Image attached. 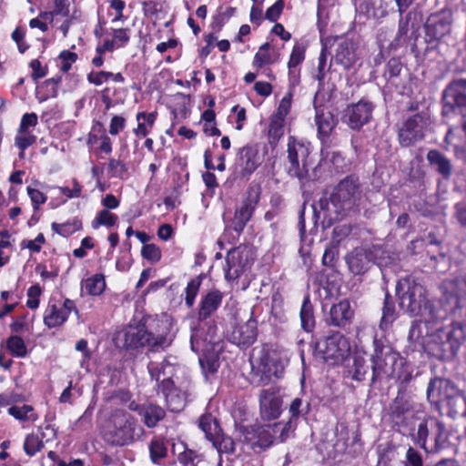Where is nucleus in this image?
I'll return each instance as SVG.
<instances>
[{"label":"nucleus","mask_w":466,"mask_h":466,"mask_svg":"<svg viewBox=\"0 0 466 466\" xmlns=\"http://www.w3.org/2000/svg\"><path fill=\"white\" fill-rule=\"evenodd\" d=\"M258 335L257 320L252 317L243 322L237 323L228 336V340L238 347L247 348L252 345Z\"/></svg>","instance_id":"obj_21"},{"label":"nucleus","mask_w":466,"mask_h":466,"mask_svg":"<svg viewBox=\"0 0 466 466\" xmlns=\"http://www.w3.org/2000/svg\"><path fill=\"white\" fill-rule=\"evenodd\" d=\"M36 141V137L30 132H23L20 133L17 131V135L15 138V145L20 150H25L28 147L35 144Z\"/></svg>","instance_id":"obj_55"},{"label":"nucleus","mask_w":466,"mask_h":466,"mask_svg":"<svg viewBox=\"0 0 466 466\" xmlns=\"http://www.w3.org/2000/svg\"><path fill=\"white\" fill-rule=\"evenodd\" d=\"M361 198V187L359 177L350 175L340 180L334 187L329 198H321L313 204L316 220H320L323 228L330 227L334 222L344 218L358 205Z\"/></svg>","instance_id":"obj_1"},{"label":"nucleus","mask_w":466,"mask_h":466,"mask_svg":"<svg viewBox=\"0 0 466 466\" xmlns=\"http://www.w3.org/2000/svg\"><path fill=\"white\" fill-rule=\"evenodd\" d=\"M168 390H159L165 397L167 409L171 412H179L186 406V393L173 384Z\"/></svg>","instance_id":"obj_28"},{"label":"nucleus","mask_w":466,"mask_h":466,"mask_svg":"<svg viewBox=\"0 0 466 466\" xmlns=\"http://www.w3.org/2000/svg\"><path fill=\"white\" fill-rule=\"evenodd\" d=\"M59 59L62 60L60 69L66 73L70 70L72 64L76 61L77 55L76 53L65 50L60 53Z\"/></svg>","instance_id":"obj_62"},{"label":"nucleus","mask_w":466,"mask_h":466,"mask_svg":"<svg viewBox=\"0 0 466 466\" xmlns=\"http://www.w3.org/2000/svg\"><path fill=\"white\" fill-rule=\"evenodd\" d=\"M117 221V216L107 209L100 210L92 221V227L97 228L100 226L113 227Z\"/></svg>","instance_id":"obj_48"},{"label":"nucleus","mask_w":466,"mask_h":466,"mask_svg":"<svg viewBox=\"0 0 466 466\" xmlns=\"http://www.w3.org/2000/svg\"><path fill=\"white\" fill-rule=\"evenodd\" d=\"M80 228H81V222L77 221V220L74 221L73 223L58 224V223L54 222L52 224V229L56 233L59 234L61 236H64V237L73 234L74 232L78 230Z\"/></svg>","instance_id":"obj_53"},{"label":"nucleus","mask_w":466,"mask_h":466,"mask_svg":"<svg viewBox=\"0 0 466 466\" xmlns=\"http://www.w3.org/2000/svg\"><path fill=\"white\" fill-rule=\"evenodd\" d=\"M139 415L143 417L144 423L148 428H154L166 416L165 410L157 404H144L139 409Z\"/></svg>","instance_id":"obj_30"},{"label":"nucleus","mask_w":466,"mask_h":466,"mask_svg":"<svg viewBox=\"0 0 466 466\" xmlns=\"http://www.w3.org/2000/svg\"><path fill=\"white\" fill-rule=\"evenodd\" d=\"M451 291L457 298L458 305L466 300V275L456 278L451 283Z\"/></svg>","instance_id":"obj_49"},{"label":"nucleus","mask_w":466,"mask_h":466,"mask_svg":"<svg viewBox=\"0 0 466 466\" xmlns=\"http://www.w3.org/2000/svg\"><path fill=\"white\" fill-rule=\"evenodd\" d=\"M127 167L126 165L117 159L110 158L107 164V171L111 174L112 177H121L124 173H126Z\"/></svg>","instance_id":"obj_60"},{"label":"nucleus","mask_w":466,"mask_h":466,"mask_svg":"<svg viewBox=\"0 0 466 466\" xmlns=\"http://www.w3.org/2000/svg\"><path fill=\"white\" fill-rule=\"evenodd\" d=\"M246 439L250 441L253 449L258 447L265 450L270 447L274 442L271 429L268 425L258 427L254 430L253 435H247Z\"/></svg>","instance_id":"obj_29"},{"label":"nucleus","mask_w":466,"mask_h":466,"mask_svg":"<svg viewBox=\"0 0 466 466\" xmlns=\"http://www.w3.org/2000/svg\"><path fill=\"white\" fill-rule=\"evenodd\" d=\"M402 69V64L399 58H390L386 66L385 76L388 80H391L400 76Z\"/></svg>","instance_id":"obj_56"},{"label":"nucleus","mask_w":466,"mask_h":466,"mask_svg":"<svg viewBox=\"0 0 466 466\" xmlns=\"http://www.w3.org/2000/svg\"><path fill=\"white\" fill-rule=\"evenodd\" d=\"M310 144L289 137L287 144V160L285 168L291 177H296L304 185L312 179L309 166L312 163Z\"/></svg>","instance_id":"obj_5"},{"label":"nucleus","mask_w":466,"mask_h":466,"mask_svg":"<svg viewBox=\"0 0 466 466\" xmlns=\"http://www.w3.org/2000/svg\"><path fill=\"white\" fill-rule=\"evenodd\" d=\"M26 190L32 201L34 210H37L39 206L44 204L47 199L46 196L36 188L27 187Z\"/></svg>","instance_id":"obj_61"},{"label":"nucleus","mask_w":466,"mask_h":466,"mask_svg":"<svg viewBox=\"0 0 466 466\" xmlns=\"http://www.w3.org/2000/svg\"><path fill=\"white\" fill-rule=\"evenodd\" d=\"M316 109V125L318 132L320 136L327 137L336 126V120L329 111H325L322 108L315 107Z\"/></svg>","instance_id":"obj_31"},{"label":"nucleus","mask_w":466,"mask_h":466,"mask_svg":"<svg viewBox=\"0 0 466 466\" xmlns=\"http://www.w3.org/2000/svg\"><path fill=\"white\" fill-rule=\"evenodd\" d=\"M305 58V47L301 45H295L289 61L288 63L289 70L291 75L293 74V68H296Z\"/></svg>","instance_id":"obj_52"},{"label":"nucleus","mask_w":466,"mask_h":466,"mask_svg":"<svg viewBox=\"0 0 466 466\" xmlns=\"http://www.w3.org/2000/svg\"><path fill=\"white\" fill-rule=\"evenodd\" d=\"M37 115L35 113H26L22 116L20 126L17 131L20 133L29 132L28 128L37 125Z\"/></svg>","instance_id":"obj_63"},{"label":"nucleus","mask_w":466,"mask_h":466,"mask_svg":"<svg viewBox=\"0 0 466 466\" xmlns=\"http://www.w3.org/2000/svg\"><path fill=\"white\" fill-rule=\"evenodd\" d=\"M466 337V326L461 322H453L451 328H438L423 342L425 351L441 360H452L460 348L461 341Z\"/></svg>","instance_id":"obj_3"},{"label":"nucleus","mask_w":466,"mask_h":466,"mask_svg":"<svg viewBox=\"0 0 466 466\" xmlns=\"http://www.w3.org/2000/svg\"><path fill=\"white\" fill-rule=\"evenodd\" d=\"M459 390L455 384L447 379L434 378L427 388V399L434 405L446 402Z\"/></svg>","instance_id":"obj_19"},{"label":"nucleus","mask_w":466,"mask_h":466,"mask_svg":"<svg viewBox=\"0 0 466 466\" xmlns=\"http://www.w3.org/2000/svg\"><path fill=\"white\" fill-rule=\"evenodd\" d=\"M84 287L88 294L92 296L100 295L106 288L104 276L96 274L92 278L86 279Z\"/></svg>","instance_id":"obj_45"},{"label":"nucleus","mask_w":466,"mask_h":466,"mask_svg":"<svg viewBox=\"0 0 466 466\" xmlns=\"http://www.w3.org/2000/svg\"><path fill=\"white\" fill-rule=\"evenodd\" d=\"M254 261V253L248 246H238L230 249L226 256L224 267L225 278L228 281L236 280L250 269Z\"/></svg>","instance_id":"obj_11"},{"label":"nucleus","mask_w":466,"mask_h":466,"mask_svg":"<svg viewBox=\"0 0 466 466\" xmlns=\"http://www.w3.org/2000/svg\"><path fill=\"white\" fill-rule=\"evenodd\" d=\"M428 119L421 114L408 118L399 130V140L402 147H410L424 137Z\"/></svg>","instance_id":"obj_15"},{"label":"nucleus","mask_w":466,"mask_h":466,"mask_svg":"<svg viewBox=\"0 0 466 466\" xmlns=\"http://www.w3.org/2000/svg\"><path fill=\"white\" fill-rule=\"evenodd\" d=\"M44 438H46V434L44 432L42 433L41 438L35 434L27 435L24 442L25 452L28 456H34L36 452L40 451L44 447Z\"/></svg>","instance_id":"obj_46"},{"label":"nucleus","mask_w":466,"mask_h":466,"mask_svg":"<svg viewBox=\"0 0 466 466\" xmlns=\"http://www.w3.org/2000/svg\"><path fill=\"white\" fill-rule=\"evenodd\" d=\"M176 370V366L167 360L161 362L150 361L147 365L150 378L157 382L159 390H168V387L174 384L173 377Z\"/></svg>","instance_id":"obj_20"},{"label":"nucleus","mask_w":466,"mask_h":466,"mask_svg":"<svg viewBox=\"0 0 466 466\" xmlns=\"http://www.w3.org/2000/svg\"><path fill=\"white\" fill-rule=\"evenodd\" d=\"M141 255L151 263H156L161 258V250L155 244H146L141 249Z\"/></svg>","instance_id":"obj_54"},{"label":"nucleus","mask_w":466,"mask_h":466,"mask_svg":"<svg viewBox=\"0 0 466 466\" xmlns=\"http://www.w3.org/2000/svg\"><path fill=\"white\" fill-rule=\"evenodd\" d=\"M67 319L61 309L56 305L49 303L44 316V323L48 328H56L61 326Z\"/></svg>","instance_id":"obj_39"},{"label":"nucleus","mask_w":466,"mask_h":466,"mask_svg":"<svg viewBox=\"0 0 466 466\" xmlns=\"http://www.w3.org/2000/svg\"><path fill=\"white\" fill-rule=\"evenodd\" d=\"M352 316L353 311L350 309V302L344 299L331 307L329 316L326 319V321L329 325L344 327L350 322Z\"/></svg>","instance_id":"obj_27"},{"label":"nucleus","mask_w":466,"mask_h":466,"mask_svg":"<svg viewBox=\"0 0 466 466\" xmlns=\"http://www.w3.org/2000/svg\"><path fill=\"white\" fill-rule=\"evenodd\" d=\"M415 14L409 12L404 18H401L399 23V30L396 35L398 45H404L409 40V32H416L418 25L413 22Z\"/></svg>","instance_id":"obj_34"},{"label":"nucleus","mask_w":466,"mask_h":466,"mask_svg":"<svg viewBox=\"0 0 466 466\" xmlns=\"http://www.w3.org/2000/svg\"><path fill=\"white\" fill-rule=\"evenodd\" d=\"M268 426L271 429L274 441L284 442L295 429L296 423L292 420H289L287 422H277Z\"/></svg>","instance_id":"obj_41"},{"label":"nucleus","mask_w":466,"mask_h":466,"mask_svg":"<svg viewBox=\"0 0 466 466\" xmlns=\"http://www.w3.org/2000/svg\"><path fill=\"white\" fill-rule=\"evenodd\" d=\"M114 340L116 347L126 350L149 347L153 350H157L169 344L167 337L163 335L154 336L144 327L132 326L118 331Z\"/></svg>","instance_id":"obj_6"},{"label":"nucleus","mask_w":466,"mask_h":466,"mask_svg":"<svg viewBox=\"0 0 466 466\" xmlns=\"http://www.w3.org/2000/svg\"><path fill=\"white\" fill-rule=\"evenodd\" d=\"M190 347L198 354L220 350V338L217 334L216 325L211 321H203L191 326Z\"/></svg>","instance_id":"obj_9"},{"label":"nucleus","mask_w":466,"mask_h":466,"mask_svg":"<svg viewBox=\"0 0 466 466\" xmlns=\"http://www.w3.org/2000/svg\"><path fill=\"white\" fill-rule=\"evenodd\" d=\"M413 402L402 392H398L396 398L389 407V418L392 429L405 435L410 431V424L414 421L415 416L411 414Z\"/></svg>","instance_id":"obj_10"},{"label":"nucleus","mask_w":466,"mask_h":466,"mask_svg":"<svg viewBox=\"0 0 466 466\" xmlns=\"http://www.w3.org/2000/svg\"><path fill=\"white\" fill-rule=\"evenodd\" d=\"M148 448L150 460L155 464H159L167 456V446L163 439L154 438Z\"/></svg>","instance_id":"obj_42"},{"label":"nucleus","mask_w":466,"mask_h":466,"mask_svg":"<svg viewBox=\"0 0 466 466\" xmlns=\"http://www.w3.org/2000/svg\"><path fill=\"white\" fill-rule=\"evenodd\" d=\"M299 316L301 328L307 332L312 331L315 327V317L313 306L309 296H306L303 299Z\"/></svg>","instance_id":"obj_38"},{"label":"nucleus","mask_w":466,"mask_h":466,"mask_svg":"<svg viewBox=\"0 0 466 466\" xmlns=\"http://www.w3.org/2000/svg\"><path fill=\"white\" fill-rule=\"evenodd\" d=\"M212 444L219 453L225 452L232 454L235 452V441L231 437L224 435L223 433H220L216 439H214Z\"/></svg>","instance_id":"obj_47"},{"label":"nucleus","mask_w":466,"mask_h":466,"mask_svg":"<svg viewBox=\"0 0 466 466\" xmlns=\"http://www.w3.org/2000/svg\"><path fill=\"white\" fill-rule=\"evenodd\" d=\"M372 363L370 359L367 360L362 356H356L353 363L352 379L358 381H363L368 377L371 379ZM373 384L370 383V386Z\"/></svg>","instance_id":"obj_36"},{"label":"nucleus","mask_w":466,"mask_h":466,"mask_svg":"<svg viewBox=\"0 0 466 466\" xmlns=\"http://www.w3.org/2000/svg\"><path fill=\"white\" fill-rule=\"evenodd\" d=\"M200 281L198 279H192L187 283L186 288V298L185 302L188 307H192L195 301V298L198 292Z\"/></svg>","instance_id":"obj_57"},{"label":"nucleus","mask_w":466,"mask_h":466,"mask_svg":"<svg viewBox=\"0 0 466 466\" xmlns=\"http://www.w3.org/2000/svg\"><path fill=\"white\" fill-rule=\"evenodd\" d=\"M259 166L258 152L250 146H245L238 152L235 173L241 177L251 175Z\"/></svg>","instance_id":"obj_24"},{"label":"nucleus","mask_w":466,"mask_h":466,"mask_svg":"<svg viewBox=\"0 0 466 466\" xmlns=\"http://www.w3.org/2000/svg\"><path fill=\"white\" fill-rule=\"evenodd\" d=\"M222 293L218 290L208 292L200 301L198 322H203L217 311L222 301Z\"/></svg>","instance_id":"obj_26"},{"label":"nucleus","mask_w":466,"mask_h":466,"mask_svg":"<svg viewBox=\"0 0 466 466\" xmlns=\"http://www.w3.org/2000/svg\"><path fill=\"white\" fill-rule=\"evenodd\" d=\"M279 54L271 49L269 43L263 44L256 53L253 59V66L261 68L265 65H270L279 60Z\"/></svg>","instance_id":"obj_33"},{"label":"nucleus","mask_w":466,"mask_h":466,"mask_svg":"<svg viewBox=\"0 0 466 466\" xmlns=\"http://www.w3.org/2000/svg\"><path fill=\"white\" fill-rule=\"evenodd\" d=\"M346 262L352 274L363 275L371 266V255L368 250L358 248L346 256Z\"/></svg>","instance_id":"obj_25"},{"label":"nucleus","mask_w":466,"mask_h":466,"mask_svg":"<svg viewBox=\"0 0 466 466\" xmlns=\"http://www.w3.org/2000/svg\"><path fill=\"white\" fill-rule=\"evenodd\" d=\"M309 410V404L307 401L302 400L299 398H296L292 400L289 406L290 419L296 423V420L307 414Z\"/></svg>","instance_id":"obj_50"},{"label":"nucleus","mask_w":466,"mask_h":466,"mask_svg":"<svg viewBox=\"0 0 466 466\" xmlns=\"http://www.w3.org/2000/svg\"><path fill=\"white\" fill-rule=\"evenodd\" d=\"M397 318L395 305L392 298L389 293L385 294L384 303L382 308V317L380 320V328L387 329Z\"/></svg>","instance_id":"obj_43"},{"label":"nucleus","mask_w":466,"mask_h":466,"mask_svg":"<svg viewBox=\"0 0 466 466\" xmlns=\"http://www.w3.org/2000/svg\"><path fill=\"white\" fill-rule=\"evenodd\" d=\"M190 347L198 354L220 350V338L217 334L216 325L211 321H203L191 326Z\"/></svg>","instance_id":"obj_8"},{"label":"nucleus","mask_w":466,"mask_h":466,"mask_svg":"<svg viewBox=\"0 0 466 466\" xmlns=\"http://www.w3.org/2000/svg\"><path fill=\"white\" fill-rule=\"evenodd\" d=\"M360 59L359 43L352 38L340 39L336 46L333 60L344 69L351 68Z\"/></svg>","instance_id":"obj_17"},{"label":"nucleus","mask_w":466,"mask_h":466,"mask_svg":"<svg viewBox=\"0 0 466 466\" xmlns=\"http://www.w3.org/2000/svg\"><path fill=\"white\" fill-rule=\"evenodd\" d=\"M250 380L251 383L257 387L266 385L270 380L269 370H266V367L262 370L259 369L258 370H253Z\"/></svg>","instance_id":"obj_58"},{"label":"nucleus","mask_w":466,"mask_h":466,"mask_svg":"<svg viewBox=\"0 0 466 466\" xmlns=\"http://www.w3.org/2000/svg\"><path fill=\"white\" fill-rule=\"evenodd\" d=\"M400 307L406 312L423 318L425 324H434L444 318L445 312L435 309L426 297L425 288L415 280L407 278L397 286Z\"/></svg>","instance_id":"obj_2"},{"label":"nucleus","mask_w":466,"mask_h":466,"mask_svg":"<svg viewBox=\"0 0 466 466\" xmlns=\"http://www.w3.org/2000/svg\"><path fill=\"white\" fill-rule=\"evenodd\" d=\"M428 162L435 167L436 170L444 177H449L451 174V165L448 159L439 150L431 149L428 152L426 157Z\"/></svg>","instance_id":"obj_32"},{"label":"nucleus","mask_w":466,"mask_h":466,"mask_svg":"<svg viewBox=\"0 0 466 466\" xmlns=\"http://www.w3.org/2000/svg\"><path fill=\"white\" fill-rule=\"evenodd\" d=\"M8 414L19 421H35L38 419L31 405L24 404L22 406L14 405L8 409Z\"/></svg>","instance_id":"obj_40"},{"label":"nucleus","mask_w":466,"mask_h":466,"mask_svg":"<svg viewBox=\"0 0 466 466\" xmlns=\"http://www.w3.org/2000/svg\"><path fill=\"white\" fill-rule=\"evenodd\" d=\"M284 7V2L282 0H278L274 5L268 7L266 11L265 17L270 22H276Z\"/></svg>","instance_id":"obj_64"},{"label":"nucleus","mask_w":466,"mask_h":466,"mask_svg":"<svg viewBox=\"0 0 466 466\" xmlns=\"http://www.w3.org/2000/svg\"><path fill=\"white\" fill-rule=\"evenodd\" d=\"M143 432L135 418L127 411L115 410L106 423L103 439L113 446H125L132 443Z\"/></svg>","instance_id":"obj_4"},{"label":"nucleus","mask_w":466,"mask_h":466,"mask_svg":"<svg viewBox=\"0 0 466 466\" xmlns=\"http://www.w3.org/2000/svg\"><path fill=\"white\" fill-rule=\"evenodd\" d=\"M466 108V79L452 80L442 93V113L448 115L455 109Z\"/></svg>","instance_id":"obj_14"},{"label":"nucleus","mask_w":466,"mask_h":466,"mask_svg":"<svg viewBox=\"0 0 466 466\" xmlns=\"http://www.w3.org/2000/svg\"><path fill=\"white\" fill-rule=\"evenodd\" d=\"M282 400L274 387L262 390L259 393V410L265 420L277 419L281 413Z\"/></svg>","instance_id":"obj_18"},{"label":"nucleus","mask_w":466,"mask_h":466,"mask_svg":"<svg viewBox=\"0 0 466 466\" xmlns=\"http://www.w3.org/2000/svg\"><path fill=\"white\" fill-rule=\"evenodd\" d=\"M436 421V417L425 416L420 420L417 429H415V423L413 421L410 424V431H409L404 436H409L415 444L428 452V437L430 432H433L435 425H437Z\"/></svg>","instance_id":"obj_23"},{"label":"nucleus","mask_w":466,"mask_h":466,"mask_svg":"<svg viewBox=\"0 0 466 466\" xmlns=\"http://www.w3.org/2000/svg\"><path fill=\"white\" fill-rule=\"evenodd\" d=\"M199 428L211 442L221 433L218 420L211 414H204L200 417Z\"/></svg>","instance_id":"obj_37"},{"label":"nucleus","mask_w":466,"mask_h":466,"mask_svg":"<svg viewBox=\"0 0 466 466\" xmlns=\"http://www.w3.org/2000/svg\"><path fill=\"white\" fill-rule=\"evenodd\" d=\"M449 407V415L451 417H456L462 411L463 407L466 406V396L459 390L446 401Z\"/></svg>","instance_id":"obj_44"},{"label":"nucleus","mask_w":466,"mask_h":466,"mask_svg":"<svg viewBox=\"0 0 466 466\" xmlns=\"http://www.w3.org/2000/svg\"><path fill=\"white\" fill-rule=\"evenodd\" d=\"M256 203L252 201L250 198L245 199L240 207L237 208L235 210L234 217L228 220L224 218L225 221V231H234L238 236H239L247 223L252 217L253 211L255 209Z\"/></svg>","instance_id":"obj_22"},{"label":"nucleus","mask_w":466,"mask_h":466,"mask_svg":"<svg viewBox=\"0 0 466 466\" xmlns=\"http://www.w3.org/2000/svg\"><path fill=\"white\" fill-rule=\"evenodd\" d=\"M452 22V13L449 9L431 14L424 25L425 40L428 45L436 47L443 37L451 34Z\"/></svg>","instance_id":"obj_12"},{"label":"nucleus","mask_w":466,"mask_h":466,"mask_svg":"<svg viewBox=\"0 0 466 466\" xmlns=\"http://www.w3.org/2000/svg\"><path fill=\"white\" fill-rule=\"evenodd\" d=\"M399 360V354L390 346L375 339L374 352L370 357V363H372L371 384L383 379L393 378Z\"/></svg>","instance_id":"obj_7"},{"label":"nucleus","mask_w":466,"mask_h":466,"mask_svg":"<svg viewBox=\"0 0 466 466\" xmlns=\"http://www.w3.org/2000/svg\"><path fill=\"white\" fill-rule=\"evenodd\" d=\"M8 350L17 357H25L26 355V347L22 338L18 336H11L7 339Z\"/></svg>","instance_id":"obj_51"},{"label":"nucleus","mask_w":466,"mask_h":466,"mask_svg":"<svg viewBox=\"0 0 466 466\" xmlns=\"http://www.w3.org/2000/svg\"><path fill=\"white\" fill-rule=\"evenodd\" d=\"M350 350L349 341L338 331L318 341L315 346L317 354L325 361L339 362L348 355Z\"/></svg>","instance_id":"obj_13"},{"label":"nucleus","mask_w":466,"mask_h":466,"mask_svg":"<svg viewBox=\"0 0 466 466\" xmlns=\"http://www.w3.org/2000/svg\"><path fill=\"white\" fill-rule=\"evenodd\" d=\"M433 434V443L429 445V451L438 452L447 447L449 441V432L445 424L437 419Z\"/></svg>","instance_id":"obj_35"},{"label":"nucleus","mask_w":466,"mask_h":466,"mask_svg":"<svg viewBox=\"0 0 466 466\" xmlns=\"http://www.w3.org/2000/svg\"><path fill=\"white\" fill-rule=\"evenodd\" d=\"M404 466H423L421 454L413 447H409L406 451Z\"/></svg>","instance_id":"obj_59"},{"label":"nucleus","mask_w":466,"mask_h":466,"mask_svg":"<svg viewBox=\"0 0 466 466\" xmlns=\"http://www.w3.org/2000/svg\"><path fill=\"white\" fill-rule=\"evenodd\" d=\"M373 108L372 103L360 100L356 104H351L347 106L344 111L343 120L351 129L359 130L369 123L372 116Z\"/></svg>","instance_id":"obj_16"}]
</instances>
